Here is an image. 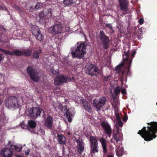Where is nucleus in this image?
<instances>
[{"mask_svg": "<svg viewBox=\"0 0 157 157\" xmlns=\"http://www.w3.org/2000/svg\"><path fill=\"white\" fill-rule=\"evenodd\" d=\"M147 124L150 126H148L146 130V127H144L141 130H140L138 134L140 135L146 141H150L155 138L157 133V122H151Z\"/></svg>", "mask_w": 157, "mask_h": 157, "instance_id": "1", "label": "nucleus"}, {"mask_svg": "<svg viewBox=\"0 0 157 157\" xmlns=\"http://www.w3.org/2000/svg\"><path fill=\"white\" fill-rule=\"evenodd\" d=\"M86 45L85 42H77L73 48V50L71 52L73 58H76L78 59L84 58V55L86 53Z\"/></svg>", "mask_w": 157, "mask_h": 157, "instance_id": "2", "label": "nucleus"}, {"mask_svg": "<svg viewBox=\"0 0 157 157\" xmlns=\"http://www.w3.org/2000/svg\"><path fill=\"white\" fill-rule=\"evenodd\" d=\"M26 70L32 80L36 82L39 81L40 79L39 73L35 67L33 65H30L27 67Z\"/></svg>", "mask_w": 157, "mask_h": 157, "instance_id": "3", "label": "nucleus"}, {"mask_svg": "<svg viewBox=\"0 0 157 157\" xmlns=\"http://www.w3.org/2000/svg\"><path fill=\"white\" fill-rule=\"evenodd\" d=\"M18 99V98L14 96H10L7 98L5 101L6 106L11 109L13 108H18L20 105Z\"/></svg>", "mask_w": 157, "mask_h": 157, "instance_id": "4", "label": "nucleus"}, {"mask_svg": "<svg viewBox=\"0 0 157 157\" xmlns=\"http://www.w3.org/2000/svg\"><path fill=\"white\" fill-rule=\"evenodd\" d=\"M99 38L100 44L105 49H107L109 47L110 40L109 36H107L103 31H101L99 34Z\"/></svg>", "mask_w": 157, "mask_h": 157, "instance_id": "5", "label": "nucleus"}, {"mask_svg": "<svg viewBox=\"0 0 157 157\" xmlns=\"http://www.w3.org/2000/svg\"><path fill=\"white\" fill-rule=\"evenodd\" d=\"M86 72L90 75L97 76L100 74V70L98 67L93 64H89L87 65Z\"/></svg>", "mask_w": 157, "mask_h": 157, "instance_id": "6", "label": "nucleus"}, {"mask_svg": "<svg viewBox=\"0 0 157 157\" xmlns=\"http://www.w3.org/2000/svg\"><path fill=\"white\" fill-rule=\"evenodd\" d=\"M43 110L40 107H33L28 111V116L33 119H35L40 116Z\"/></svg>", "mask_w": 157, "mask_h": 157, "instance_id": "7", "label": "nucleus"}, {"mask_svg": "<svg viewBox=\"0 0 157 157\" xmlns=\"http://www.w3.org/2000/svg\"><path fill=\"white\" fill-rule=\"evenodd\" d=\"M106 99L104 97L96 99L93 101V104L96 108L100 110L105 103Z\"/></svg>", "mask_w": 157, "mask_h": 157, "instance_id": "8", "label": "nucleus"}, {"mask_svg": "<svg viewBox=\"0 0 157 157\" xmlns=\"http://www.w3.org/2000/svg\"><path fill=\"white\" fill-rule=\"evenodd\" d=\"M90 146L92 152L93 153L98 152V146L97 140L95 137L90 136Z\"/></svg>", "mask_w": 157, "mask_h": 157, "instance_id": "9", "label": "nucleus"}, {"mask_svg": "<svg viewBox=\"0 0 157 157\" xmlns=\"http://www.w3.org/2000/svg\"><path fill=\"white\" fill-rule=\"evenodd\" d=\"M100 125L105 131V133L109 137H110L112 134V130L109 123L107 121H103L101 122Z\"/></svg>", "mask_w": 157, "mask_h": 157, "instance_id": "10", "label": "nucleus"}, {"mask_svg": "<svg viewBox=\"0 0 157 157\" xmlns=\"http://www.w3.org/2000/svg\"><path fill=\"white\" fill-rule=\"evenodd\" d=\"M63 26L60 25L55 24L51 27L50 29L51 33L53 35L61 33H62Z\"/></svg>", "mask_w": 157, "mask_h": 157, "instance_id": "11", "label": "nucleus"}, {"mask_svg": "<svg viewBox=\"0 0 157 157\" xmlns=\"http://www.w3.org/2000/svg\"><path fill=\"white\" fill-rule=\"evenodd\" d=\"M75 110L73 108H70L68 109L67 112L64 113V116L67 119L68 122H71L72 120L73 117L74 116Z\"/></svg>", "mask_w": 157, "mask_h": 157, "instance_id": "12", "label": "nucleus"}, {"mask_svg": "<svg viewBox=\"0 0 157 157\" xmlns=\"http://www.w3.org/2000/svg\"><path fill=\"white\" fill-rule=\"evenodd\" d=\"M68 77L61 75L59 76L56 77L54 79V83L56 85H60L67 82Z\"/></svg>", "mask_w": 157, "mask_h": 157, "instance_id": "13", "label": "nucleus"}, {"mask_svg": "<svg viewBox=\"0 0 157 157\" xmlns=\"http://www.w3.org/2000/svg\"><path fill=\"white\" fill-rule=\"evenodd\" d=\"M1 155L3 157H11L13 152L10 148H3L1 151Z\"/></svg>", "mask_w": 157, "mask_h": 157, "instance_id": "14", "label": "nucleus"}, {"mask_svg": "<svg viewBox=\"0 0 157 157\" xmlns=\"http://www.w3.org/2000/svg\"><path fill=\"white\" fill-rule=\"evenodd\" d=\"M119 3L121 10L126 12L128 9V2L127 0H119Z\"/></svg>", "mask_w": 157, "mask_h": 157, "instance_id": "15", "label": "nucleus"}, {"mask_svg": "<svg viewBox=\"0 0 157 157\" xmlns=\"http://www.w3.org/2000/svg\"><path fill=\"white\" fill-rule=\"evenodd\" d=\"M136 53V52L135 51H133L131 56H130L129 53V57L128 58L127 60L125 61V62H126V63L127 64V73H129L130 72V68L132 62V60Z\"/></svg>", "mask_w": 157, "mask_h": 157, "instance_id": "16", "label": "nucleus"}, {"mask_svg": "<svg viewBox=\"0 0 157 157\" xmlns=\"http://www.w3.org/2000/svg\"><path fill=\"white\" fill-rule=\"evenodd\" d=\"M124 63H121V64L118 65L115 68V71H116L117 73H121V79L122 82L123 80V75L126 72L125 70H122V68L124 66Z\"/></svg>", "mask_w": 157, "mask_h": 157, "instance_id": "17", "label": "nucleus"}, {"mask_svg": "<svg viewBox=\"0 0 157 157\" xmlns=\"http://www.w3.org/2000/svg\"><path fill=\"white\" fill-rule=\"evenodd\" d=\"M53 124V118L50 115H48L46 119L44 125L49 129H51Z\"/></svg>", "mask_w": 157, "mask_h": 157, "instance_id": "18", "label": "nucleus"}, {"mask_svg": "<svg viewBox=\"0 0 157 157\" xmlns=\"http://www.w3.org/2000/svg\"><path fill=\"white\" fill-rule=\"evenodd\" d=\"M123 48L124 50V54H123V61L124 62L125 61L127 60L128 58L130 48L128 45H127L124 46Z\"/></svg>", "mask_w": 157, "mask_h": 157, "instance_id": "19", "label": "nucleus"}, {"mask_svg": "<svg viewBox=\"0 0 157 157\" xmlns=\"http://www.w3.org/2000/svg\"><path fill=\"white\" fill-rule=\"evenodd\" d=\"M57 139L59 144L61 145H66V138L63 135H59V133L57 134Z\"/></svg>", "mask_w": 157, "mask_h": 157, "instance_id": "20", "label": "nucleus"}, {"mask_svg": "<svg viewBox=\"0 0 157 157\" xmlns=\"http://www.w3.org/2000/svg\"><path fill=\"white\" fill-rule=\"evenodd\" d=\"M82 104L85 109L89 112L91 113L92 112V109L90 104L85 100H82Z\"/></svg>", "mask_w": 157, "mask_h": 157, "instance_id": "21", "label": "nucleus"}, {"mask_svg": "<svg viewBox=\"0 0 157 157\" xmlns=\"http://www.w3.org/2000/svg\"><path fill=\"white\" fill-rule=\"evenodd\" d=\"M117 129L116 133H114L113 136V137L114 139L117 143L122 138V135L119 133L118 126H116Z\"/></svg>", "mask_w": 157, "mask_h": 157, "instance_id": "22", "label": "nucleus"}, {"mask_svg": "<svg viewBox=\"0 0 157 157\" xmlns=\"http://www.w3.org/2000/svg\"><path fill=\"white\" fill-rule=\"evenodd\" d=\"M99 141L101 144L103 153L105 154L106 153L107 151L106 140L104 138L101 137L100 138Z\"/></svg>", "mask_w": 157, "mask_h": 157, "instance_id": "23", "label": "nucleus"}, {"mask_svg": "<svg viewBox=\"0 0 157 157\" xmlns=\"http://www.w3.org/2000/svg\"><path fill=\"white\" fill-rule=\"evenodd\" d=\"M41 52V50L40 49H34L32 53L33 58L36 59H39L40 54Z\"/></svg>", "mask_w": 157, "mask_h": 157, "instance_id": "24", "label": "nucleus"}, {"mask_svg": "<svg viewBox=\"0 0 157 157\" xmlns=\"http://www.w3.org/2000/svg\"><path fill=\"white\" fill-rule=\"evenodd\" d=\"M52 9L51 8H45L43 10L45 16L48 18L51 17L52 16Z\"/></svg>", "mask_w": 157, "mask_h": 157, "instance_id": "25", "label": "nucleus"}, {"mask_svg": "<svg viewBox=\"0 0 157 157\" xmlns=\"http://www.w3.org/2000/svg\"><path fill=\"white\" fill-rule=\"evenodd\" d=\"M116 152L117 155L119 157L122 156L124 153L123 148L122 147H118L116 150Z\"/></svg>", "mask_w": 157, "mask_h": 157, "instance_id": "26", "label": "nucleus"}, {"mask_svg": "<svg viewBox=\"0 0 157 157\" xmlns=\"http://www.w3.org/2000/svg\"><path fill=\"white\" fill-rule=\"evenodd\" d=\"M32 32L33 34L35 36L40 32L39 28L38 26H34L32 28Z\"/></svg>", "mask_w": 157, "mask_h": 157, "instance_id": "27", "label": "nucleus"}, {"mask_svg": "<svg viewBox=\"0 0 157 157\" xmlns=\"http://www.w3.org/2000/svg\"><path fill=\"white\" fill-rule=\"evenodd\" d=\"M58 108L59 110L62 112L65 113L67 112L68 109L67 108V106L66 105H63V104H59L58 106Z\"/></svg>", "mask_w": 157, "mask_h": 157, "instance_id": "28", "label": "nucleus"}, {"mask_svg": "<svg viewBox=\"0 0 157 157\" xmlns=\"http://www.w3.org/2000/svg\"><path fill=\"white\" fill-rule=\"evenodd\" d=\"M28 126L29 128H35L36 127V123L33 120H29L28 123Z\"/></svg>", "mask_w": 157, "mask_h": 157, "instance_id": "29", "label": "nucleus"}, {"mask_svg": "<svg viewBox=\"0 0 157 157\" xmlns=\"http://www.w3.org/2000/svg\"><path fill=\"white\" fill-rule=\"evenodd\" d=\"M39 17L40 18L39 21L44 22L45 20L47 19V17L45 16V14L43 11L41 12L39 14Z\"/></svg>", "mask_w": 157, "mask_h": 157, "instance_id": "30", "label": "nucleus"}, {"mask_svg": "<svg viewBox=\"0 0 157 157\" xmlns=\"http://www.w3.org/2000/svg\"><path fill=\"white\" fill-rule=\"evenodd\" d=\"M32 50L30 49L25 50L22 51V55H24L25 56H30L31 55Z\"/></svg>", "mask_w": 157, "mask_h": 157, "instance_id": "31", "label": "nucleus"}, {"mask_svg": "<svg viewBox=\"0 0 157 157\" xmlns=\"http://www.w3.org/2000/svg\"><path fill=\"white\" fill-rule=\"evenodd\" d=\"M64 23V21L63 20H62L60 18H57L56 20L55 24L58 25H62Z\"/></svg>", "mask_w": 157, "mask_h": 157, "instance_id": "32", "label": "nucleus"}, {"mask_svg": "<svg viewBox=\"0 0 157 157\" xmlns=\"http://www.w3.org/2000/svg\"><path fill=\"white\" fill-rule=\"evenodd\" d=\"M13 7L15 9V10L17 11L21 15L23 14V12L22 11V10L18 6L14 5L13 6Z\"/></svg>", "mask_w": 157, "mask_h": 157, "instance_id": "33", "label": "nucleus"}, {"mask_svg": "<svg viewBox=\"0 0 157 157\" xmlns=\"http://www.w3.org/2000/svg\"><path fill=\"white\" fill-rule=\"evenodd\" d=\"M22 52H21L19 50H13L12 51V54L13 56L14 55L17 56H20L22 55Z\"/></svg>", "mask_w": 157, "mask_h": 157, "instance_id": "34", "label": "nucleus"}, {"mask_svg": "<svg viewBox=\"0 0 157 157\" xmlns=\"http://www.w3.org/2000/svg\"><path fill=\"white\" fill-rule=\"evenodd\" d=\"M84 147L83 145L78 147V153L79 155L82 154L84 150Z\"/></svg>", "mask_w": 157, "mask_h": 157, "instance_id": "35", "label": "nucleus"}, {"mask_svg": "<svg viewBox=\"0 0 157 157\" xmlns=\"http://www.w3.org/2000/svg\"><path fill=\"white\" fill-rule=\"evenodd\" d=\"M35 36L38 40L42 41L43 40V37L40 32L38 33L36 36Z\"/></svg>", "mask_w": 157, "mask_h": 157, "instance_id": "36", "label": "nucleus"}, {"mask_svg": "<svg viewBox=\"0 0 157 157\" xmlns=\"http://www.w3.org/2000/svg\"><path fill=\"white\" fill-rule=\"evenodd\" d=\"M43 7V4L41 2H37L35 7V9L36 10L42 8Z\"/></svg>", "mask_w": 157, "mask_h": 157, "instance_id": "37", "label": "nucleus"}, {"mask_svg": "<svg viewBox=\"0 0 157 157\" xmlns=\"http://www.w3.org/2000/svg\"><path fill=\"white\" fill-rule=\"evenodd\" d=\"M121 89L120 87L119 86H117L114 90V93L115 95L117 96L119 94L120 92Z\"/></svg>", "mask_w": 157, "mask_h": 157, "instance_id": "38", "label": "nucleus"}, {"mask_svg": "<svg viewBox=\"0 0 157 157\" xmlns=\"http://www.w3.org/2000/svg\"><path fill=\"white\" fill-rule=\"evenodd\" d=\"M115 115L117 121L121 120V118L120 117L119 114L118 113V111L117 110L116 108H115Z\"/></svg>", "mask_w": 157, "mask_h": 157, "instance_id": "39", "label": "nucleus"}, {"mask_svg": "<svg viewBox=\"0 0 157 157\" xmlns=\"http://www.w3.org/2000/svg\"><path fill=\"white\" fill-rule=\"evenodd\" d=\"M76 141L77 143L78 147L83 145V143L82 141L81 140H79L78 139H76Z\"/></svg>", "mask_w": 157, "mask_h": 157, "instance_id": "40", "label": "nucleus"}, {"mask_svg": "<svg viewBox=\"0 0 157 157\" xmlns=\"http://www.w3.org/2000/svg\"><path fill=\"white\" fill-rule=\"evenodd\" d=\"M26 127H27V129L31 133H35V130L34 129V128H29L28 127V125L26 126Z\"/></svg>", "mask_w": 157, "mask_h": 157, "instance_id": "41", "label": "nucleus"}, {"mask_svg": "<svg viewBox=\"0 0 157 157\" xmlns=\"http://www.w3.org/2000/svg\"><path fill=\"white\" fill-rule=\"evenodd\" d=\"M14 149L16 151H20L22 150V147H19L16 145L14 146Z\"/></svg>", "mask_w": 157, "mask_h": 157, "instance_id": "42", "label": "nucleus"}, {"mask_svg": "<svg viewBox=\"0 0 157 157\" xmlns=\"http://www.w3.org/2000/svg\"><path fill=\"white\" fill-rule=\"evenodd\" d=\"M50 72L54 75H56L57 74H58L57 71L54 70V69H51L50 70Z\"/></svg>", "mask_w": 157, "mask_h": 157, "instance_id": "43", "label": "nucleus"}, {"mask_svg": "<svg viewBox=\"0 0 157 157\" xmlns=\"http://www.w3.org/2000/svg\"><path fill=\"white\" fill-rule=\"evenodd\" d=\"M106 27L109 28L110 30H112L113 27L112 26L111 24H105Z\"/></svg>", "mask_w": 157, "mask_h": 157, "instance_id": "44", "label": "nucleus"}, {"mask_svg": "<svg viewBox=\"0 0 157 157\" xmlns=\"http://www.w3.org/2000/svg\"><path fill=\"white\" fill-rule=\"evenodd\" d=\"M119 126L121 127H122L123 124V122L121 121V120L117 121Z\"/></svg>", "mask_w": 157, "mask_h": 157, "instance_id": "45", "label": "nucleus"}, {"mask_svg": "<svg viewBox=\"0 0 157 157\" xmlns=\"http://www.w3.org/2000/svg\"><path fill=\"white\" fill-rule=\"evenodd\" d=\"M4 52L6 54H8V55H11V56H13V54H12V52H10V51L8 50H7V51L5 50V52Z\"/></svg>", "mask_w": 157, "mask_h": 157, "instance_id": "46", "label": "nucleus"}, {"mask_svg": "<svg viewBox=\"0 0 157 157\" xmlns=\"http://www.w3.org/2000/svg\"><path fill=\"white\" fill-rule=\"evenodd\" d=\"M139 24L141 25L143 24L144 22V20L143 18H140L139 20Z\"/></svg>", "mask_w": 157, "mask_h": 157, "instance_id": "47", "label": "nucleus"}, {"mask_svg": "<svg viewBox=\"0 0 157 157\" xmlns=\"http://www.w3.org/2000/svg\"><path fill=\"white\" fill-rule=\"evenodd\" d=\"M0 30L2 32H4L6 30V29L5 28L2 26H0Z\"/></svg>", "mask_w": 157, "mask_h": 157, "instance_id": "48", "label": "nucleus"}, {"mask_svg": "<svg viewBox=\"0 0 157 157\" xmlns=\"http://www.w3.org/2000/svg\"><path fill=\"white\" fill-rule=\"evenodd\" d=\"M121 92L123 95H125L126 94V91L125 89H122L121 91Z\"/></svg>", "mask_w": 157, "mask_h": 157, "instance_id": "49", "label": "nucleus"}, {"mask_svg": "<svg viewBox=\"0 0 157 157\" xmlns=\"http://www.w3.org/2000/svg\"><path fill=\"white\" fill-rule=\"evenodd\" d=\"M4 57L3 55L0 53V62L3 60Z\"/></svg>", "mask_w": 157, "mask_h": 157, "instance_id": "50", "label": "nucleus"}, {"mask_svg": "<svg viewBox=\"0 0 157 157\" xmlns=\"http://www.w3.org/2000/svg\"><path fill=\"white\" fill-rule=\"evenodd\" d=\"M128 119V117L127 116L124 117L123 119V120L124 121H126Z\"/></svg>", "mask_w": 157, "mask_h": 157, "instance_id": "51", "label": "nucleus"}, {"mask_svg": "<svg viewBox=\"0 0 157 157\" xmlns=\"http://www.w3.org/2000/svg\"><path fill=\"white\" fill-rule=\"evenodd\" d=\"M62 154L63 156H66L68 154H67L66 151H65H65H64V152H63V151Z\"/></svg>", "mask_w": 157, "mask_h": 157, "instance_id": "52", "label": "nucleus"}, {"mask_svg": "<svg viewBox=\"0 0 157 157\" xmlns=\"http://www.w3.org/2000/svg\"><path fill=\"white\" fill-rule=\"evenodd\" d=\"M64 145H62V151H63V152H64V151H65V148L64 147Z\"/></svg>", "mask_w": 157, "mask_h": 157, "instance_id": "53", "label": "nucleus"}, {"mask_svg": "<svg viewBox=\"0 0 157 157\" xmlns=\"http://www.w3.org/2000/svg\"><path fill=\"white\" fill-rule=\"evenodd\" d=\"M30 151H26L25 152V154L26 155H28L29 154Z\"/></svg>", "mask_w": 157, "mask_h": 157, "instance_id": "54", "label": "nucleus"}, {"mask_svg": "<svg viewBox=\"0 0 157 157\" xmlns=\"http://www.w3.org/2000/svg\"><path fill=\"white\" fill-rule=\"evenodd\" d=\"M0 51L3 52H5V50L4 49H2L1 48H0Z\"/></svg>", "mask_w": 157, "mask_h": 157, "instance_id": "55", "label": "nucleus"}, {"mask_svg": "<svg viewBox=\"0 0 157 157\" xmlns=\"http://www.w3.org/2000/svg\"><path fill=\"white\" fill-rule=\"evenodd\" d=\"M112 31V33H114V31L113 30V28H112V30H110Z\"/></svg>", "mask_w": 157, "mask_h": 157, "instance_id": "56", "label": "nucleus"}, {"mask_svg": "<svg viewBox=\"0 0 157 157\" xmlns=\"http://www.w3.org/2000/svg\"><path fill=\"white\" fill-rule=\"evenodd\" d=\"M3 8V7L2 6H0V10H2Z\"/></svg>", "mask_w": 157, "mask_h": 157, "instance_id": "57", "label": "nucleus"}, {"mask_svg": "<svg viewBox=\"0 0 157 157\" xmlns=\"http://www.w3.org/2000/svg\"><path fill=\"white\" fill-rule=\"evenodd\" d=\"M2 101L0 99V105L2 103Z\"/></svg>", "mask_w": 157, "mask_h": 157, "instance_id": "58", "label": "nucleus"}, {"mask_svg": "<svg viewBox=\"0 0 157 157\" xmlns=\"http://www.w3.org/2000/svg\"><path fill=\"white\" fill-rule=\"evenodd\" d=\"M17 157H24V156H22L21 155H17Z\"/></svg>", "mask_w": 157, "mask_h": 157, "instance_id": "59", "label": "nucleus"}, {"mask_svg": "<svg viewBox=\"0 0 157 157\" xmlns=\"http://www.w3.org/2000/svg\"><path fill=\"white\" fill-rule=\"evenodd\" d=\"M67 135H70V132H68L67 133Z\"/></svg>", "mask_w": 157, "mask_h": 157, "instance_id": "60", "label": "nucleus"}, {"mask_svg": "<svg viewBox=\"0 0 157 157\" xmlns=\"http://www.w3.org/2000/svg\"><path fill=\"white\" fill-rule=\"evenodd\" d=\"M107 157H113L112 155H109Z\"/></svg>", "mask_w": 157, "mask_h": 157, "instance_id": "61", "label": "nucleus"}, {"mask_svg": "<svg viewBox=\"0 0 157 157\" xmlns=\"http://www.w3.org/2000/svg\"><path fill=\"white\" fill-rule=\"evenodd\" d=\"M10 141H8V143H9V144H10Z\"/></svg>", "mask_w": 157, "mask_h": 157, "instance_id": "62", "label": "nucleus"}, {"mask_svg": "<svg viewBox=\"0 0 157 157\" xmlns=\"http://www.w3.org/2000/svg\"><path fill=\"white\" fill-rule=\"evenodd\" d=\"M1 36H0V41H1Z\"/></svg>", "mask_w": 157, "mask_h": 157, "instance_id": "63", "label": "nucleus"}, {"mask_svg": "<svg viewBox=\"0 0 157 157\" xmlns=\"http://www.w3.org/2000/svg\"><path fill=\"white\" fill-rule=\"evenodd\" d=\"M107 78V77H106V78H105V80H107V79H106Z\"/></svg>", "mask_w": 157, "mask_h": 157, "instance_id": "64", "label": "nucleus"}]
</instances>
